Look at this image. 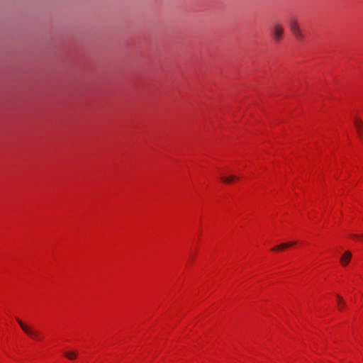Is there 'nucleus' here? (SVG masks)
I'll return each mask as SVG.
<instances>
[{
	"mask_svg": "<svg viewBox=\"0 0 363 363\" xmlns=\"http://www.w3.org/2000/svg\"><path fill=\"white\" fill-rule=\"evenodd\" d=\"M16 321L18 322V325L21 328L22 330L28 336H30L31 338L35 340H38L39 338V333L38 331H35L28 327L27 325H26L19 318H16Z\"/></svg>",
	"mask_w": 363,
	"mask_h": 363,
	"instance_id": "obj_1",
	"label": "nucleus"
},
{
	"mask_svg": "<svg viewBox=\"0 0 363 363\" xmlns=\"http://www.w3.org/2000/svg\"><path fill=\"white\" fill-rule=\"evenodd\" d=\"M284 34V27L279 23H275L272 28V35L274 40L278 43L282 38Z\"/></svg>",
	"mask_w": 363,
	"mask_h": 363,
	"instance_id": "obj_2",
	"label": "nucleus"
},
{
	"mask_svg": "<svg viewBox=\"0 0 363 363\" xmlns=\"http://www.w3.org/2000/svg\"><path fill=\"white\" fill-rule=\"evenodd\" d=\"M289 27L294 37L298 40H302L303 34L300 29L298 21L295 19H292L289 23Z\"/></svg>",
	"mask_w": 363,
	"mask_h": 363,
	"instance_id": "obj_3",
	"label": "nucleus"
},
{
	"mask_svg": "<svg viewBox=\"0 0 363 363\" xmlns=\"http://www.w3.org/2000/svg\"><path fill=\"white\" fill-rule=\"evenodd\" d=\"M354 125L357 130L358 135L362 138V128H363V121L359 118H354Z\"/></svg>",
	"mask_w": 363,
	"mask_h": 363,
	"instance_id": "obj_4",
	"label": "nucleus"
},
{
	"mask_svg": "<svg viewBox=\"0 0 363 363\" xmlns=\"http://www.w3.org/2000/svg\"><path fill=\"white\" fill-rule=\"evenodd\" d=\"M352 258V253L347 250L340 258V263L343 267L347 266L350 262Z\"/></svg>",
	"mask_w": 363,
	"mask_h": 363,
	"instance_id": "obj_5",
	"label": "nucleus"
},
{
	"mask_svg": "<svg viewBox=\"0 0 363 363\" xmlns=\"http://www.w3.org/2000/svg\"><path fill=\"white\" fill-rule=\"evenodd\" d=\"M295 243H296L295 242L281 243V244H280L279 245H277L274 247H273L272 249V251L283 250H284L286 248H288V247H290L293 246Z\"/></svg>",
	"mask_w": 363,
	"mask_h": 363,
	"instance_id": "obj_6",
	"label": "nucleus"
},
{
	"mask_svg": "<svg viewBox=\"0 0 363 363\" xmlns=\"http://www.w3.org/2000/svg\"><path fill=\"white\" fill-rule=\"evenodd\" d=\"M237 179H238V177H237L236 176H234V175H231L229 177H222L220 178V180L225 184H230L234 180H237Z\"/></svg>",
	"mask_w": 363,
	"mask_h": 363,
	"instance_id": "obj_7",
	"label": "nucleus"
},
{
	"mask_svg": "<svg viewBox=\"0 0 363 363\" xmlns=\"http://www.w3.org/2000/svg\"><path fill=\"white\" fill-rule=\"evenodd\" d=\"M337 301V306L339 307L340 310L343 309L346 306V303L343 300V298L338 294L336 295Z\"/></svg>",
	"mask_w": 363,
	"mask_h": 363,
	"instance_id": "obj_8",
	"label": "nucleus"
},
{
	"mask_svg": "<svg viewBox=\"0 0 363 363\" xmlns=\"http://www.w3.org/2000/svg\"><path fill=\"white\" fill-rule=\"evenodd\" d=\"M65 356L66 358H67L69 360H73L77 358V352L75 351H69L65 352Z\"/></svg>",
	"mask_w": 363,
	"mask_h": 363,
	"instance_id": "obj_9",
	"label": "nucleus"
},
{
	"mask_svg": "<svg viewBox=\"0 0 363 363\" xmlns=\"http://www.w3.org/2000/svg\"><path fill=\"white\" fill-rule=\"evenodd\" d=\"M351 237L354 238H363V235H352Z\"/></svg>",
	"mask_w": 363,
	"mask_h": 363,
	"instance_id": "obj_10",
	"label": "nucleus"
}]
</instances>
